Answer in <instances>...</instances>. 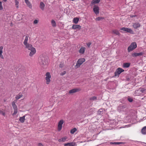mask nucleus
Returning a JSON list of instances; mask_svg holds the SVG:
<instances>
[{
  "mask_svg": "<svg viewBox=\"0 0 146 146\" xmlns=\"http://www.w3.org/2000/svg\"><path fill=\"white\" fill-rule=\"evenodd\" d=\"M39 62L40 66L44 68L48 64V58L46 57L41 56L39 59Z\"/></svg>",
  "mask_w": 146,
  "mask_h": 146,
  "instance_id": "obj_1",
  "label": "nucleus"
},
{
  "mask_svg": "<svg viewBox=\"0 0 146 146\" xmlns=\"http://www.w3.org/2000/svg\"><path fill=\"white\" fill-rule=\"evenodd\" d=\"M85 60L84 58H80L78 59L76 65L75 66V68H77L79 67L84 62Z\"/></svg>",
  "mask_w": 146,
  "mask_h": 146,
  "instance_id": "obj_2",
  "label": "nucleus"
},
{
  "mask_svg": "<svg viewBox=\"0 0 146 146\" xmlns=\"http://www.w3.org/2000/svg\"><path fill=\"white\" fill-rule=\"evenodd\" d=\"M124 71V70L120 68H118L115 72V76H119V75L122 72Z\"/></svg>",
  "mask_w": 146,
  "mask_h": 146,
  "instance_id": "obj_3",
  "label": "nucleus"
},
{
  "mask_svg": "<svg viewBox=\"0 0 146 146\" xmlns=\"http://www.w3.org/2000/svg\"><path fill=\"white\" fill-rule=\"evenodd\" d=\"M12 105L14 109V113L12 114L13 115H15L17 112V108L16 105L15 104V102L13 101L12 102Z\"/></svg>",
  "mask_w": 146,
  "mask_h": 146,
  "instance_id": "obj_4",
  "label": "nucleus"
},
{
  "mask_svg": "<svg viewBox=\"0 0 146 146\" xmlns=\"http://www.w3.org/2000/svg\"><path fill=\"white\" fill-rule=\"evenodd\" d=\"M46 76L45 79L46 80V83L48 84H49L50 81V79L51 78V76L50 72H47L46 74Z\"/></svg>",
  "mask_w": 146,
  "mask_h": 146,
  "instance_id": "obj_5",
  "label": "nucleus"
},
{
  "mask_svg": "<svg viewBox=\"0 0 146 146\" xmlns=\"http://www.w3.org/2000/svg\"><path fill=\"white\" fill-rule=\"evenodd\" d=\"M132 46L133 48H132V49H135L137 47L136 43L135 42H132L128 47L127 50L129 52H130L132 50V49H129V48H130V47Z\"/></svg>",
  "mask_w": 146,
  "mask_h": 146,
  "instance_id": "obj_6",
  "label": "nucleus"
},
{
  "mask_svg": "<svg viewBox=\"0 0 146 146\" xmlns=\"http://www.w3.org/2000/svg\"><path fill=\"white\" fill-rule=\"evenodd\" d=\"M93 11L94 13L98 15L99 13V8L97 5H95L94 6Z\"/></svg>",
  "mask_w": 146,
  "mask_h": 146,
  "instance_id": "obj_7",
  "label": "nucleus"
},
{
  "mask_svg": "<svg viewBox=\"0 0 146 146\" xmlns=\"http://www.w3.org/2000/svg\"><path fill=\"white\" fill-rule=\"evenodd\" d=\"M64 123L63 119L61 120L58 122V131H60L62 128V125Z\"/></svg>",
  "mask_w": 146,
  "mask_h": 146,
  "instance_id": "obj_8",
  "label": "nucleus"
},
{
  "mask_svg": "<svg viewBox=\"0 0 146 146\" xmlns=\"http://www.w3.org/2000/svg\"><path fill=\"white\" fill-rule=\"evenodd\" d=\"M143 53L141 52L139 53H134L131 54V56L133 57H136L137 56H139L143 55Z\"/></svg>",
  "mask_w": 146,
  "mask_h": 146,
  "instance_id": "obj_9",
  "label": "nucleus"
},
{
  "mask_svg": "<svg viewBox=\"0 0 146 146\" xmlns=\"http://www.w3.org/2000/svg\"><path fill=\"white\" fill-rule=\"evenodd\" d=\"M81 28V26L78 25H73L72 27V29L74 30L78 29L79 30H80Z\"/></svg>",
  "mask_w": 146,
  "mask_h": 146,
  "instance_id": "obj_10",
  "label": "nucleus"
},
{
  "mask_svg": "<svg viewBox=\"0 0 146 146\" xmlns=\"http://www.w3.org/2000/svg\"><path fill=\"white\" fill-rule=\"evenodd\" d=\"M30 50L31 52L29 53V55L30 56H32L36 52V50L35 48H32Z\"/></svg>",
  "mask_w": 146,
  "mask_h": 146,
  "instance_id": "obj_11",
  "label": "nucleus"
},
{
  "mask_svg": "<svg viewBox=\"0 0 146 146\" xmlns=\"http://www.w3.org/2000/svg\"><path fill=\"white\" fill-rule=\"evenodd\" d=\"M76 145V143L73 142L68 143L64 144V146H75Z\"/></svg>",
  "mask_w": 146,
  "mask_h": 146,
  "instance_id": "obj_12",
  "label": "nucleus"
},
{
  "mask_svg": "<svg viewBox=\"0 0 146 146\" xmlns=\"http://www.w3.org/2000/svg\"><path fill=\"white\" fill-rule=\"evenodd\" d=\"M80 90V89H79L74 88L70 90L69 91V93L70 94H73L77 92Z\"/></svg>",
  "mask_w": 146,
  "mask_h": 146,
  "instance_id": "obj_13",
  "label": "nucleus"
},
{
  "mask_svg": "<svg viewBox=\"0 0 146 146\" xmlns=\"http://www.w3.org/2000/svg\"><path fill=\"white\" fill-rule=\"evenodd\" d=\"M140 24L139 23L136 22L133 25V27L136 29L139 27L140 26Z\"/></svg>",
  "mask_w": 146,
  "mask_h": 146,
  "instance_id": "obj_14",
  "label": "nucleus"
},
{
  "mask_svg": "<svg viewBox=\"0 0 146 146\" xmlns=\"http://www.w3.org/2000/svg\"><path fill=\"white\" fill-rule=\"evenodd\" d=\"M25 45V48L30 50H31L32 48H34L33 47V46L31 44H27V45Z\"/></svg>",
  "mask_w": 146,
  "mask_h": 146,
  "instance_id": "obj_15",
  "label": "nucleus"
},
{
  "mask_svg": "<svg viewBox=\"0 0 146 146\" xmlns=\"http://www.w3.org/2000/svg\"><path fill=\"white\" fill-rule=\"evenodd\" d=\"M45 5L42 2H41L40 3V7L41 9L42 10H44V7H45Z\"/></svg>",
  "mask_w": 146,
  "mask_h": 146,
  "instance_id": "obj_16",
  "label": "nucleus"
},
{
  "mask_svg": "<svg viewBox=\"0 0 146 146\" xmlns=\"http://www.w3.org/2000/svg\"><path fill=\"white\" fill-rule=\"evenodd\" d=\"M130 64L129 63H123L122 66L123 68H127L129 67Z\"/></svg>",
  "mask_w": 146,
  "mask_h": 146,
  "instance_id": "obj_17",
  "label": "nucleus"
},
{
  "mask_svg": "<svg viewBox=\"0 0 146 146\" xmlns=\"http://www.w3.org/2000/svg\"><path fill=\"white\" fill-rule=\"evenodd\" d=\"M67 139V137H63L62 138H61L59 139L58 140V141L59 142H64L66 141V140Z\"/></svg>",
  "mask_w": 146,
  "mask_h": 146,
  "instance_id": "obj_18",
  "label": "nucleus"
},
{
  "mask_svg": "<svg viewBox=\"0 0 146 146\" xmlns=\"http://www.w3.org/2000/svg\"><path fill=\"white\" fill-rule=\"evenodd\" d=\"M3 48V46H1L0 47V57L2 58H3V56L2 55V54L3 52L2 50Z\"/></svg>",
  "mask_w": 146,
  "mask_h": 146,
  "instance_id": "obj_19",
  "label": "nucleus"
},
{
  "mask_svg": "<svg viewBox=\"0 0 146 146\" xmlns=\"http://www.w3.org/2000/svg\"><path fill=\"white\" fill-rule=\"evenodd\" d=\"M100 1V0H92L91 2V4L93 5L95 4L98 3Z\"/></svg>",
  "mask_w": 146,
  "mask_h": 146,
  "instance_id": "obj_20",
  "label": "nucleus"
},
{
  "mask_svg": "<svg viewBox=\"0 0 146 146\" xmlns=\"http://www.w3.org/2000/svg\"><path fill=\"white\" fill-rule=\"evenodd\" d=\"M79 20V18L78 17L74 18L73 20V22L75 24L78 23Z\"/></svg>",
  "mask_w": 146,
  "mask_h": 146,
  "instance_id": "obj_21",
  "label": "nucleus"
},
{
  "mask_svg": "<svg viewBox=\"0 0 146 146\" xmlns=\"http://www.w3.org/2000/svg\"><path fill=\"white\" fill-rule=\"evenodd\" d=\"M25 115L23 116L22 117H20L19 119V121L22 123L24 122L25 120Z\"/></svg>",
  "mask_w": 146,
  "mask_h": 146,
  "instance_id": "obj_22",
  "label": "nucleus"
},
{
  "mask_svg": "<svg viewBox=\"0 0 146 146\" xmlns=\"http://www.w3.org/2000/svg\"><path fill=\"white\" fill-rule=\"evenodd\" d=\"M112 33L113 34H116L117 35H120V33L119 31H118L117 30H113L112 31Z\"/></svg>",
  "mask_w": 146,
  "mask_h": 146,
  "instance_id": "obj_23",
  "label": "nucleus"
},
{
  "mask_svg": "<svg viewBox=\"0 0 146 146\" xmlns=\"http://www.w3.org/2000/svg\"><path fill=\"white\" fill-rule=\"evenodd\" d=\"M141 131L143 134H146V126L143 127L142 128Z\"/></svg>",
  "mask_w": 146,
  "mask_h": 146,
  "instance_id": "obj_24",
  "label": "nucleus"
},
{
  "mask_svg": "<svg viewBox=\"0 0 146 146\" xmlns=\"http://www.w3.org/2000/svg\"><path fill=\"white\" fill-rule=\"evenodd\" d=\"M28 36H27L25 38V40L23 42V44L25 45H27L28 43Z\"/></svg>",
  "mask_w": 146,
  "mask_h": 146,
  "instance_id": "obj_25",
  "label": "nucleus"
},
{
  "mask_svg": "<svg viewBox=\"0 0 146 146\" xmlns=\"http://www.w3.org/2000/svg\"><path fill=\"white\" fill-rule=\"evenodd\" d=\"M23 96V95L21 93H19V94L17 95L15 97V98L17 100H18Z\"/></svg>",
  "mask_w": 146,
  "mask_h": 146,
  "instance_id": "obj_26",
  "label": "nucleus"
},
{
  "mask_svg": "<svg viewBox=\"0 0 146 146\" xmlns=\"http://www.w3.org/2000/svg\"><path fill=\"white\" fill-rule=\"evenodd\" d=\"M25 1L27 5L29 6V8H31L32 6L30 4V2L29 1V0H25Z\"/></svg>",
  "mask_w": 146,
  "mask_h": 146,
  "instance_id": "obj_27",
  "label": "nucleus"
},
{
  "mask_svg": "<svg viewBox=\"0 0 146 146\" xmlns=\"http://www.w3.org/2000/svg\"><path fill=\"white\" fill-rule=\"evenodd\" d=\"M85 49L84 47H82L79 50V52L81 54H83L84 52Z\"/></svg>",
  "mask_w": 146,
  "mask_h": 146,
  "instance_id": "obj_28",
  "label": "nucleus"
},
{
  "mask_svg": "<svg viewBox=\"0 0 146 146\" xmlns=\"http://www.w3.org/2000/svg\"><path fill=\"white\" fill-rule=\"evenodd\" d=\"M104 111L102 109H100L97 112L98 115H101L103 113Z\"/></svg>",
  "mask_w": 146,
  "mask_h": 146,
  "instance_id": "obj_29",
  "label": "nucleus"
},
{
  "mask_svg": "<svg viewBox=\"0 0 146 146\" xmlns=\"http://www.w3.org/2000/svg\"><path fill=\"white\" fill-rule=\"evenodd\" d=\"M127 33H130L131 34H134L133 31L130 28H127Z\"/></svg>",
  "mask_w": 146,
  "mask_h": 146,
  "instance_id": "obj_30",
  "label": "nucleus"
},
{
  "mask_svg": "<svg viewBox=\"0 0 146 146\" xmlns=\"http://www.w3.org/2000/svg\"><path fill=\"white\" fill-rule=\"evenodd\" d=\"M123 143V142H110V144H115V145H119L121 144H122Z\"/></svg>",
  "mask_w": 146,
  "mask_h": 146,
  "instance_id": "obj_31",
  "label": "nucleus"
},
{
  "mask_svg": "<svg viewBox=\"0 0 146 146\" xmlns=\"http://www.w3.org/2000/svg\"><path fill=\"white\" fill-rule=\"evenodd\" d=\"M51 23L52 26L53 27H55L56 26V22L54 20H52Z\"/></svg>",
  "mask_w": 146,
  "mask_h": 146,
  "instance_id": "obj_32",
  "label": "nucleus"
},
{
  "mask_svg": "<svg viewBox=\"0 0 146 146\" xmlns=\"http://www.w3.org/2000/svg\"><path fill=\"white\" fill-rule=\"evenodd\" d=\"M76 131L77 129L76 128H74L71 130L70 133L72 134H73Z\"/></svg>",
  "mask_w": 146,
  "mask_h": 146,
  "instance_id": "obj_33",
  "label": "nucleus"
},
{
  "mask_svg": "<svg viewBox=\"0 0 146 146\" xmlns=\"http://www.w3.org/2000/svg\"><path fill=\"white\" fill-rule=\"evenodd\" d=\"M89 100L92 101L96 100H97V97L95 96L92 97L90 98Z\"/></svg>",
  "mask_w": 146,
  "mask_h": 146,
  "instance_id": "obj_34",
  "label": "nucleus"
},
{
  "mask_svg": "<svg viewBox=\"0 0 146 146\" xmlns=\"http://www.w3.org/2000/svg\"><path fill=\"white\" fill-rule=\"evenodd\" d=\"M139 90L140 92H141L142 93H144L145 92V91L146 90V89L144 88H140L139 89Z\"/></svg>",
  "mask_w": 146,
  "mask_h": 146,
  "instance_id": "obj_35",
  "label": "nucleus"
},
{
  "mask_svg": "<svg viewBox=\"0 0 146 146\" xmlns=\"http://www.w3.org/2000/svg\"><path fill=\"white\" fill-rule=\"evenodd\" d=\"M104 19V18L103 17H98L96 19V21H100L102 20L103 19Z\"/></svg>",
  "mask_w": 146,
  "mask_h": 146,
  "instance_id": "obj_36",
  "label": "nucleus"
},
{
  "mask_svg": "<svg viewBox=\"0 0 146 146\" xmlns=\"http://www.w3.org/2000/svg\"><path fill=\"white\" fill-rule=\"evenodd\" d=\"M125 107H126V106L125 105L119 106L118 107V109H124L125 108Z\"/></svg>",
  "mask_w": 146,
  "mask_h": 146,
  "instance_id": "obj_37",
  "label": "nucleus"
},
{
  "mask_svg": "<svg viewBox=\"0 0 146 146\" xmlns=\"http://www.w3.org/2000/svg\"><path fill=\"white\" fill-rule=\"evenodd\" d=\"M127 100L130 102H132L133 100V99L129 96L127 98Z\"/></svg>",
  "mask_w": 146,
  "mask_h": 146,
  "instance_id": "obj_38",
  "label": "nucleus"
},
{
  "mask_svg": "<svg viewBox=\"0 0 146 146\" xmlns=\"http://www.w3.org/2000/svg\"><path fill=\"white\" fill-rule=\"evenodd\" d=\"M127 28L122 27L120 29L123 31H126L127 32Z\"/></svg>",
  "mask_w": 146,
  "mask_h": 146,
  "instance_id": "obj_39",
  "label": "nucleus"
},
{
  "mask_svg": "<svg viewBox=\"0 0 146 146\" xmlns=\"http://www.w3.org/2000/svg\"><path fill=\"white\" fill-rule=\"evenodd\" d=\"M15 5L16 6L17 8L18 7V4H19V2L17 0H15Z\"/></svg>",
  "mask_w": 146,
  "mask_h": 146,
  "instance_id": "obj_40",
  "label": "nucleus"
},
{
  "mask_svg": "<svg viewBox=\"0 0 146 146\" xmlns=\"http://www.w3.org/2000/svg\"><path fill=\"white\" fill-rule=\"evenodd\" d=\"M0 114H1L3 116H4L5 115V113L4 111L0 110Z\"/></svg>",
  "mask_w": 146,
  "mask_h": 146,
  "instance_id": "obj_41",
  "label": "nucleus"
},
{
  "mask_svg": "<svg viewBox=\"0 0 146 146\" xmlns=\"http://www.w3.org/2000/svg\"><path fill=\"white\" fill-rule=\"evenodd\" d=\"M2 2L0 1V10H1L3 9V7L2 4Z\"/></svg>",
  "mask_w": 146,
  "mask_h": 146,
  "instance_id": "obj_42",
  "label": "nucleus"
},
{
  "mask_svg": "<svg viewBox=\"0 0 146 146\" xmlns=\"http://www.w3.org/2000/svg\"><path fill=\"white\" fill-rule=\"evenodd\" d=\"M64 66V64L62 63H60L59 65V67L60 68H62Z\"/></svg>",
  "mask_w": 146,
  "mask_h": 146,
  "instance_id": "obj_43",
  "label": "nucleus"
},
{
  "mask_svg": "<svg viewBox=\"0 0 146 146\" xmlns=\"http://www.w3.org/2000/svg\"><path fill=\"white\" fill-rule=\"evenodd\" d=\"M66 73V71H64L63 72H61L60 74V75L61 76H63Z\"/></svg>",
  "mask_w": 146,
  "mask_h": 146,
  "instance_id": "obj_44",
  "label": "nucleus"
},
{
  "mask_svg": "<svg viewBox=\"0 0 146 146\" xmlns=\"http://www.w3.org/2000/svg\"><path fill=\"white\" fill-rule=\"evenodd\" d=\"M91 42H89L88 43H86V45H87V46L88 47H90V46L91 45Z\"/></svg>",
  "mask_w": 146,
  "mask_h": 146,
  "instance_id": "obj_45",
  "label": "nucleus"
},
{
  "mask_svg": "<svg viewBox=\"0 0 146 146\" xmlns=\"http://www.w3.org/2000/svg\"><path fill=\"white\" fill-rule=\"evenodd\" d=\"M38 23V21L37 20H34L33 22V23L34 24H36L37 23Z\"/></svg>",
  "mask_w": 146,
  "mask_h": 146,
  "instance_id": "obj_46",
  "label": "nucleus"
},
{
  "mask_svg": "<svg viewBox=\"0 0 146 146\" xmlns=\"http://www.w3.org/2000/svg\"><path fill=\"white\" fill-rule=\"evenodd\" d=\"M126 80L127 81H129L130 79V77H129V76L127 77L126 78Z\"/></svg>",
  "mask_w": 146,
  "mask_h": 146,
  "instance_id": "obj_47",
  "label": "nucleus"
},
{
  "mask_svg": "<svg viewBox=\"0 0 146 146\" xmlns=\"http://www.w3.org/2000/svg\"><path fill=\"white\" fill-rule=\"evenodd\" d=\"M38 146H43V145L41 143H39L38 144Z\"/></svg>",
  "mask_w": 146,
  "mask_h": 146,
  "instance_id": "obj_48",
  "label": "nucleus"
},
{
  "mask_svg": "<svg viewBox=\"0 0 146 146\" xmlns=\"http://www.w3.org/2000/svg\"><path fill=\"white\" fill-rule=\"evenodd\" d=\"M135 16H136V15H132V16H131V17H135Z\"/></svg>",
  "mask_w": 146,
  "mask_h": 146,
  "instance_id": "obj_49",
  "label": "nucleus"
},
{
  "mask_svg": "<svg viewBox=\"0 0 146 146\" xmlns=\"http://www.w3.org/2000/svg\"><path fill=\"white\" fill-rule=\"evenodd\" d=\"M132 48H133V47H132H132H130V48H129V49H132V50H133L134 49H132Z\"/></svg>",
  "mask_w": 146,
  "mask_h": 146,
  "instance_id": "obj_50",
  "label": "nucleus"
},
{
  "mask_svg": "<svg viewBox=\"0 0 146 146\" xmlns=\"http://www.w3.org/2000/svg\"><path fill=\"white\" fill-rule=\"evenodd\" d=\"M3 0L5 2H6L7 1V0Z\"/></svg>",
  "mask_w": 146,
  "mask_h": 146,
  "instance_id": "obj_51",
  "label": "nucleus"
},
{
  "mask_svg": "<svg viewBox=\"0 0 146 146\" xmlns=\"http://www.w3.org/2000/svg\"><path fill=\"white\" fill-rule=\"evenodd\" d=\"M72 0V1H74V0Z\"/></svg>",
  "mask_w": 146,
  "mask_h": 146,
  "instance_id": "obj_52",
  "label": "nucleus"
},
{
  "mask_svg": "<svg viewBox=\"0 0 146 146\" xmlns=\"http://www.w3.org/2000/svg\"><path fill=\"white\" fill-rule=\"evenodd\" d=\"M145 79H146V76H145Z\"/></svg>",
  "mask_w": 146,
  "mask_h": 146,
  "instance_id": "obj_53",
  "label": "nucleus"
}]
</instances>
